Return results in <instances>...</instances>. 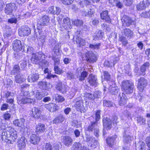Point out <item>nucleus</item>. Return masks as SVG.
Instances as JSON below:
<instances>
[{
  "label": "nucleus",
  "instance_id": "f8f14e48",
  "mask_svg": "<svg viewBox=\"0 0 150 150\" xmlns=\"http://www.w3.org/2000/svg\"><path fill=\"white\" fill-rule=\"evenodd\" d=\"M104 128L107 130L110 129L112 127V121L107 117H103L102 120Z\"/></svg>",
  "mask_w": 150,
  "mask_h": 150
},
{
  "label": "nucleus",
  "instance_id": "9d476101",
  "mask_svg": "<svg viewBox=\"0 0 150 150\" xmlns=\"http://www.w3.org/2000/svg\"><path fill=\"white\" fill-rule=\"evenodd\" d=\"M38 85L39 88L42 90H48L52 87V85L50 83L42 81L38 82Z\"/></svg>",
  "mask_w": 150,
  "mask_h": 150
},
{
  "label": "nucleus",
  "instance_id": "39448f33",
  "mask_svg": "<svg viewBox=\"0 0 150 150\" xmlns=\"http://www.w3.org/2000/svg\"><path fill=\"white\" fill-rule=\"evenodd\" d=\"M86 130L89 132H93V134L97 137L99 136V130L98 127V123L96 122H91L87 127Z\"/></svg>",
  "mask_w": 150,
  "mask_h": 150
},
{
  "label": "nucleus",
  "instance_id": "79ce46f5",
  "mask_svg": "<svg viewBox=\"0 0 150 150\" xmlns=\"http://www.w3.org/2000/svg\"><path fill=\"white\" fill-rule=\"evenodd\" d=\"M82 147V144L79 142H74L72 145L71 150H79Z\"/></svg>",
  "mask_w": 150,
  "mask_h": 150
},
{
  "label": "nucleus",
  "instance_id": "8fccbe9b",
  "mask_svg": "<svg viewBox=\"0 0 150 150\" xmlns=\"http://www.w3.org/2000/svg\"><path fill=\"white\" fill-rule=\"evenodd\" d=\"M58 27L59 28V30L62 31H63L66 29L67 28V26L66 25V24L62 22H59Z\"/></svg>",
  "mask_w": 150,
  "mask_h": 150
},
{
  "label": "nucleus",
  "instance_id": "680f3d73",
  "mask_svg": "<svg viewBox=\"0 0 150 150\" xmlns=\"http://www.w3.org/2000/svg\"><path fill=\"white\" fill-rule=\"evenodd\" d=\"M52 59L54 61V66H57L59 63V59L58 58H56L55 56L52 57Z\"/></svg>",
  "mask_w": 150,
  "mask_h": 150
},
{
  "label": "nucleus",
  "instance_id": "bb28decb",
  "mask_svg": "<svg viewBox=\"0 0 150 150\" xmlns=\"http://www.w3.org/2000/svg\"><path fill=\"white\" fill-rule=\"evenodd\" d=\"M46 129L45 125L40 123L36 126V132L37 134H39L44 132Z\"/></svg>",
  "mask_w": 150,
  "mask_h": 150
},
{
  "label": "nucleus",
  "instance_id": "603ef678",
  "mask_svg": "<svg viewBox=\"0 0 150 150\" xmlns=\"http://www.w3.org/2000/svg\"><path fill=\"white\" fill-rule=\"evenodd\" d=\"M72 23L74 25L78 26H80L83 24V21L82 20L78 19L73 21Z\"/></svg>",
  "mask_w": 150,
  "mask_h": 150
},
{
  "label": "nucleus",
  "instance_id": "6e6d98bb",
  "mask_svg": "<svg viewBox=\"0 0 150 150\" xmlns=\"http://www.w3.org/2000/svg\"><path fill=\"white\" fill-rule=\"evenodd\" d=\"M63 23H64L66 24V25L69 28H70L71 26L70 24V20L68 18H66L64 19L62 21Z\"/></svg>",
  "mask_w": 150,
  "mask_h": 150
},
{
  "label": "nucleus",
  "instance_id": "a19ab883",
  "mask_svg": "<svg viewBox=\"0 0 150 150\" xmlns=\"http://www.w3.org/2000/svg\"><path fill=\"white\" fill-rule=\"evenodd\" d=\"M48 94V93L47 92H37L36 95V98L38 100L42 99L43 97Z\"/></svg>",
  "mask_w": 150,
  "mask_h": 150
},
{
  "label": "nucleus",
  "instance_id": "dca6fc26",
  "mask_svg": "<svg viewBox=\"0 0 150 150\" xmlns=\"http://www.w3.org/2000/svg\"><path fill=\"white\" fill-rule=\"evenodd\" d=\"M86 60L88 62H94L96 60L95 55L92 52L86 53L85 55Z\"/></svg>",
  "mask_w": 150,
  "mask_h": 150
},
{
  "label": "nucleus",
  "instance_id": "69168bd1",
  "mask_svg": "<svg viewBox=\"0 0 150 150\" xmlns=\"http://www.w3.org/2000/svg\"><path fill=\"white\" fill-rule=\"evenodd\" d=\"M56 100L57 102H62L64 100V98L62 96L58 95L56 98Z\"/></svg>",
  "mask_w": 150,
  "mask_h": 150
},
{
  "label": "nucleus",
  "instance_id": "473e14b6",
  "mask_svg": "<svg viewBox=\"0 0 150 150\" xmlns=\"http://www.w3.org/2000/svg\"><path fill=\"white\" fill-rule=\"evenodd\" d=\"M30 142L34 144H37L40 140V136L35 134H32L30 137Z\"/></svg>",
  "mask_w": 150,
  "mask_h": 150
},
{
  "label": "nucleus",
  "instance_id": "de8ad7c7",
  "mask_svg": "<svg viewBox=\"0 0 150 150\" xmlns=\"http://www.w3.org/2000/svg\"><path fill=\"white\" fill-rule=\"evenodd\" d=\"M101 111L100 110H97L96 111L95 113V121L97 122L100 119V114Z\"/></svg>",
  "mask_w": 150,
  "mask_h": 150
},
{
  "label": "nucleus",
  "instance_id": "37998d69",
  "mask_svg": "<svg viewBox=\"0 0 150 150\" xmlns=\"http://www.w3.org/2000/svg\"><path fill=\"white\" fill-rule=\"evenodd\" d=\"M91 2L88 0H83L80 1L78 3V4L81 8H83L85 6L90 4Z\"/></svg>",
  "mask_w": 150,
  "mask_h": 150
},
{
  "label": "nucleus",
  "instance_id": "ea45409f",
  "mask_svg": "<svg viewBox=\"0 0 150 150\" xmlns=\"http://www.w3.org/2000/svg\"><path fill=\"white\" fill-rule=\"evenodd\" d=\"M64 118L62 115H60L56 117L53 120V123L57 124L62 122L64 120Z\"/></svg>",
  "mask_w": 150,
  "mask_h": 150
},
{
  "label": "nucleus",
  "instance_id": "20e7f679",
  "mask_svg": "<svg viewBox=\"0 0 150 150\" xmlns=\"http://www.w3.org/2000/svg\"><path fill=\"white\" fill-rule=\"evenodd\" d=\"M45 55L41 52L32 54L31 61L34 64H38L41 62L45 58Z\"/></svg>",
  "mask_w": 150,
  "mask_h": 150
},
{
  "label": "nucleus",
  "instance_id": "4c0bfd02",
  "mask_svg": "<svg viewBox=\"0 0 150 150\" xmlns=\"http://www.w3.org/2000/svg\"><path fill=\"white\" fill-rule=\"evenodd\" d=\"M109 91L110 93L112 95H117L118 93L119 90L117 86H111L109 88Z\"/></svg>",
  "mask_w": 150,
  "mask_h": 150
},
{
  "label": "nucleus",
  "instance_id": "c9c22d12",
  "mask_svg": "<svg viewBox=\"0 0 150 150\" xmlns=\"http://www.w3.org/2000/svg\"><path fill=\"white\" fill-rule=\"evenodd\" d=\"M103 35V33L101 30H99L93 35V40H96L101 39Z\"/></svg>",
  "mask_w": 150,
  "mask_h": 150
},
{
  "label": "nucleus",
  "instance_id": "5701e85b",
  "mask_svg": "<svg viewBox=\"0 0 150 150\" xmlns=\"http://www.w3.org/2000/svg\"><path fill=\"white\" fill-rule=\"evenodd\" d=\"M62 142L65 146H69L72 144L73 139L69 136H65L63 137Z\"/></svg>",
  "mask_w": 150,
  "mask_h": 150
},
{
  "label": "nucleus",
  "instance_id": "6e6552de",
  "mask_svg": "<svg viewBox=\"0 0 150 150\" xmlns=\"http://www.w3.org/2000/svg\"><path fill=\"white\" fill-rule=\"evenodd\" d=\"M147 84L148 81L144 77H141L138 80L137 87L140 92L143 91Z\"/></svg>",
  "mask_w": 150,
  "mask_h": 150
},
{
  "label": "nucleus",
  "instance_id": "49530a36",
  "mask_svg": "<svg viewBox=\"0 0 150 150\" xmlns=\"http://www.w3.org/2000/svg\"><path fill=\"white\" fill-rule=\"evenodd\" d=\"M103 105L104 106L110 107L112 106L113 103L110 101L104 100H103Z\"/></svg>",
  "mask_w": 150,
  "mask_h": 150
},
{
  "label": "nucleus",
  "instance_id": "412c9836",
  "mask_svg": "<svg viewBox=\"0 0 150 150\" xmlns=\"http://www.w3.org/2000/svg\"><path fill=\"white\" fill-rule=\"evenodd\" d=\"M150 3L148 0L143 1L140 2L137 6V9L138 10H142L144 9L147 6L149 5Z\"/></svg>",
  "mask_w": 150,
  "mask_h": 150
},
{
  "label": "nucleus",
  "instance_id": "0e129e2a",
  "mask_svg": "<svg viewBox=\"0 0 150 150\" xmlns=\"http://www.w3.org/2000/svg\"><path fill=\"white\" fill-rule=\"evenodd\" d=\"M74 0H62V3L65 5H69L72 4Z\"/></svg>",
  "mask_w": 150,
  "mask_h": 150
},
{
  "label": "nucleus",
  "instance_id": "338daca9",
  "mask_svg": "<svg viewBox=\"0 0 150 150\" xmlns=\"http://www.w3.org/2000/svg\"><path fill=\"white\" fill-rule=\"evenodd\" d=\"M54 69L55 72L57 74H60L62 72V70L57 66H54Z\"/></svg>",
  "mask_w": 150,
  "mask_h": 150
},
{
  "label": "nucleus",
  "instance_id": "1a4fd4ad",
  "mask_svg": "<svg viewBox=\"0 0 150 150\" xmlns=\"http://www.w3.org/2000/svg\"><path fill=\"white\" fill-rule=\"evenodd\" d=\"M81 68H78L76 71V75L80 81H83L85 80L88 75V72L86 71L81 72Z\"/></svg>",
  "mask_w": 150,
  "mask_h": 150
},
{
  "label": "nucleus",
  "instance_id": "09e8293b",
  "mask_svg": "<svg viewBox=\"0 0 150 150\" xmlns=\"http://www.w3.org/2000/svg\"><path fill=\"white\" fill-rule=\"evenodd\" d=\"M42 150H52V147L51 144L48 143H47L43 145Z\"/></svg>",
  "mask_w": 150,
  "mask_h": 150
},
{
  "label": "nucleus",
  "instance_id": "9b49d317",
  "mask_svg": "<svg viewBox=\"0 0 150 150\" xmlns=\"http://www.w3.org/2000/svg\"><path fill=\"white\" fill-rule=\"evenodd\" d=\"M16 8V5L14 3L7 4L4 10L5 12L7 15L11 14L13 10H15Z\"/></svg>",
  "mask_w": 150,
  "mask_h": 150
},
{
  "label": "nucleus",
  "instance_id": "2f4dec72",
  "mask_svg": "<svg viewBox=\"0 0 150 150\" xmlns=\"http://www.w3.org/2000/svg\"><path fill=\"white\" fill-rule=\"evenodd\" d=\"M94 13V10L93 8L89 9V10H83L81 13L83 16L92 17V16Z\"/></svg>",
  "mask_w": 150,
  "mask_h": 150
},
{
  "label": "nucleus",
  "instance_id": "f03ea898",
  "mask_svg": "<svg viewBox=\"0 0 150 150\" xmlns=\"http://www.w3.org/2000/svg\"><path fill=\"white\" fill-rule=\"evenodd\" d=\"M134 86L133 83L129 80L123 81L122 83V89L124 92L128 94H130L133 92Z\"/></svg>",
  "mask_w": 150,
  "mask_h": 150
},
{
  "label": "nucleus",
  "instance_id": "b1692460",
  "mask_svg": "<svg viewBox=\"0 0 150 150\" xmlns=\"http://www.w3.org/2000/svg\"><path fill=\"white\" fill-rule=\"evenodd\" d=\"M25 137H22L18 140L17 145L18 147L19 150L23 149L25 146Z\"/></svg>",
  "mask_w": 150,
  "mask_h": 150
},
{
  "label": "nucleus",
  "instance_id": "052dcab7",
  "mask_svg": "<svg viewBox=\"0 0 150 150\" xmlns=\"http://www.w3.org/2000/svg\"><path fill=\"white\" fill-rule=\"evenodd\" d=\"M60 47L59 44H57L55 46L53 52L55 54H57V53H58L59 51V49Z\"/></svg>",
  "mask_w": 150,
  "mask_h": 150
},
{
  "label": "nucleus",
  "instance_id": "4be33fe9",
  "mask_svg": "<svg viewBox=\"0 0 150 150\" xmlns=\"http://www.w3.org/2000/svg\"><path fill=\"white\" fill-rule=\"evenodd\" d=\"M25 122V119L23 118H21L14 120L13 122V123L15 126L19 127H23Z\"/></svg>",
  "mask_w": 150,
  "mask_h": 150
},
{
  "label": "nucleus",
  "instance_id": "2eb2a0df",
  "mask_svg": "<svg viewBox=\"0 0 150 150\" xmlns=\"http://www.w3.org/2000/svg\"><path fill=\"white\" fill-rule=\"evenodd\" d=\"M55 87L57 90L62 93H64L67 92L66 86L59 81L56 82Z\"/></svg>",
  "mask_w": 150,
  "mask_h": 150
},
{
  "label": "nucleus",
  "instance_id": "774afa93",
  "mask_svg": "<svg viewBox=\"0 0 150 150\" xmlns=\"http://www.w3.org/2000/svg\"><path fill=\"white\" fill-rule=\"evenodd\" d=\"M86 96L87 97L92 100H94L95 98L94 94H93L90 93H87L86 94Z\"/></svg>",
  "mask_w": 150,
  "mask_h": 150
},
{
  "label": "nucleus",
  "instance_id": "6ab92c4d",
  "mask_svg": "<svg viewBox=\"0 0 150 150\" xmlns=\"http://www.w3.org/2000/svg\"><path fill=\"white\" fill-rule=\"evenodd\" d=\"M150 64L149 62H146L142 65L140 69V75L144 76L146 74V69L149 67Z\"/></svg>",
  "mask_w": 150,
  "mask_h": 150
},
{
  "label": "nucleus",
  "instance_id": "f704fd0d",
  "mask_svg": "<svg viewBox=\"0 0 150 150\" xmlns=\"http://www.w3.org/2000/svg\"><path fill=\"white\" fill-rule=\"evenodd\" d=\"M32 111L34 117L38 118L40 116L41 111L38 108H34L32 109Z\"/></svg>",
  "mask_w": 150,
  "mask_h": 150
},
{
  "label": "nucleus",
  "instance_id": "3c124183",
  "mask_svg": "<svg viewBox=\"0 0 150 150\" xmlns=\"http://www.w3.org/2000/svg\"><path fill=\"white\" fill-rule=\"evenodd\" d=\"M131 141V137L129 135L125 134L124 137V141L125 143H128Z\"/></svg>",
  "mask_w": 150,
  "mask_h": 150
},
{
  "label": "nucleus",
  "instance_id": "f3484780",
  "mask_svg": "<svg viewBox=\"0 0 150 150\" xmlns=\"http://www.w3.org/2000/svg\"><path fill=\"white\" fill-rule=\"evenodd\" d=\"M87 79L90 85L96 86L98 84L97 79L96 76L95 75L91 74Z\"/></svg>",
  "mask_w": 150,
  "mask_h": 150
},
{
  "label": "nucleus",
  "instance_id": "13d9d810",
  "mask_svg": "<svg viewBox=\"0 0 150 150\" xmlns=\"http://www.w3.org/2000/svg\"><path fill=\"white\" fill-rule=\"evenodd\" d=\"M105 78L108 81L110 80V75L109 73L107 71H105L103 72Z\"/></svg>",
  "mask_w": 150,
  "mask_h": 150
},
{
  "label": "nucleus",
  "instance_id": "58836bf2",
  "mask_svg": "<svg viewBox=\"0 0 150 150\" xmlns=\"http://www.w3.org/2000/svg\"><path fill=\"white\" fill-rule=\"evenodd\" d=\"M86 142L90 144V146L91 147H93V140L95 138L93 136H91L88 134H86Z\"/></svg>",
  "mask_w": 150,
  "mask_h": 150
},
{
  "label": "nucleus",
  "instance_id": "aec40b11",
  "mask_svg": "<svg viewBox=\"0 0 150 150\" xmlns=\"http://www.w3.org/2000/svg\"><path fill=\"white\" fill-rule=\"evenodd\" d=\"M119 104L120 106H123L126 103L127 99L124 93H122L121 94H119Z\"/></svg>",
  "mask_w": 150,
  "mask_h": 150
},
{
  "label": "nucleus",
  "instance_id": "72a5a7b5",
  "mask_svg": "<svg viewBox=\"0 0 150 150\" xmlns=\"http://www.w3.org/2000/svg\"><path fill=\"white\" fill-rule=\"evenodd\" d=\"M25 79L24 78L22 74L16 75L15 76V81L17 83H20L24 82Z\"/></svg>",
  "mask_w": 150,
  "mask_h": 150
},
{
  "label": "nucleus",
  "instance_id": "4d7b16f0",
  "mask_svg": "<svg viewBox=\"0 0 150 150\" xmlns=\"http://www.w3.org/2000/svg\"><path fill=\"white\" fill-rule=\"evenodd\" d=\"M6 128L5 123L3 122V120L0 119V130H6Z\"/></svg>",
  "mask_w": 150,
  "mask_h": 150
},
{
  "label": "nucleus",
  "instance_id": "0eeeda50",
  "mask_svg": "<svg viewBox=\"0 0 150 150\" xmlns=\"http://www.w3.org/2000/svg\"><path fill=\"white\" fill-rule=\"evenodd\" d=\"M122 25L123 26H129L134 25L135 23L134 20L131 18L126 15H124L122 19Z\"/></svg>",
  "mask_w": 150,
  "mask_h": 150
},
{
  "label": "nucleus",
  "instance_id": "e2e57ef3",
  "mask_svg": "<svg viewBox=\"0 0 150 150\" xmlns=\"http://www.w3.org/2000/svg\"><path fill=\"white\" fill-rule=\"evenodd\" d=\"M133 2V0H124V4L127 6L131 5Z\"/></svg>",
  "mask_w": 150,
  "mask_h": 150
},
{
  "label": "nucleus",
  "instance_id": "7ed1b4c3",
  "mask_svg": "<svg viewBox=\"0 0 150 150\" xmlns=\"http://www.w3.org/2000/svg\"><path fill=\"white\" fill-rule=\"evenodd\" d=\"M73 102L74 103V106L77 111L81 113H84L86 111V110L83 105V100L81 99L80 96L75 98Z\"/></svg>",
  "mask_w": 150,
  "mask_h": 150
},
{
  "label": "nucleus",
  "instance_id": "4468645a",
  "mask_svg": "<svg viewBox=\"0 0 150 150\" xmlns=\"http://www.w3.org/2000/svg\"><path fill=\"white\" fill-rule=\"evenodd\" d=\"M13 50L16 52H19L22 49V45L20 40H16L13 41Z\"/></svg>",
  "mask_w": 150,
  "mask_h": 150
},
{
  "label": "nucleus",
  "instance_id": "c756f323",
  "mask_svg": "<svg viewBox=\"0 0 150 150\" xmlns=\"http://www.w3.org/2000/svg\"><path fill=\"white\" fill-rule=\"evenodd\" d=\"M22 56L24 58L21 61L20 66L22 69H24L27 67V64L29 61V57L28 56H25L24 55H22Z\"/></svg>",
  "mask_w": 150,
  "mask_h": 150
},
{
  "label": "nucleus",
  "instance_id": "393cba45",
  "mask_svg": "<svg viewBox=\"0 0 150 150\" xmlns=\"http://www.w3.org/2000/svg\"><path fill=\"white\" fill-rule=\"evenodd\" d=\"M39 78V74L35 73L30 75L28 77V81L30 82L33 83L37 81Z\"/></svg>",
  "mask_w": 150,
  "mask_h": 150
},
{
  "label": "nucleus",
  "instance_id": "c85d7f7f",
  "mask_svg": "<svg viewBox=\"0 0 150 150\" xmlns=\"http://www.w3.org/2000/svg\"><path fill=\"white\" fill-rule=\"evenodd\" d=\"M116 138L117 136L115 135L112 137H108L106 139V141L108 145L110 147H112L114 145V141Z\"/></svg>",
  "mask_w": 150,
  "mask_h": 150
},
{
  "label": "nucleus",
  "instance_id": "a211bd4d",
  "mask_svg": "<svg viewBox=\"0 0 150 150\" xmlns=\"http://www.w3.org/2000/svg\"><path fill=\"white\" fill-rule=\"evenodd\" d=\"M45 106L47 109L51 112L56 111L59 109V108L57 105L52 103L46 104Z\"/></svg>",
  "mask_w": 150,
  "mask_h": 150
},
{
  "label": "nucleus",
  "instance_id": "bf43d9fd",
  "mask_svg": "<svg viewBox=\"0 0 150 150\" xmlns=\"http://www.w3.org/2000/svg\"><path fill=\"white\" fill-rule=\"evenodd\" d=\"M27 98L24 97L21 99H18V103L25 104L27 103Z\"/></svg>",
  "mask_w": 150,
  "mask_h": 150
},
{
  "label": "nucleus",
  "instance_id": "5fc2aeb1",
  "mask_svg": "<svg viewBox=\"0 0 150 150\" xmlns=\"http://www.w3.org/2000/svg\"><path fill=\"white\" fill-rule=\"evenodd\" d=\"M120 40L122 42L123 45L124 46L126 45L128 43V41L124 36H122L120 38Z\"/></svg>",
  "mask_w": 150,
  "mask_h": 150
},
{
  "label": "nucleus",
  "instance_id": "cd10ccee",
  "mask_svg": "<svg viewBox=\"0 0 150 150\" xmlns=\"http://www.w3.org/2000/svg\"><path fill=\"white\" fill-rule=\"evenodd\" d=\"M101 18L105 20V21L110 22L111 19L108 14V11H103L100 14Z\"/></svg>",
  "mask_w": 150,
  "mask_h": 150
},
{
  "label": "nucleus",
  "instance_id": "a18cd8bd",
  "mask_svg": "<svg viewBox=\"0 0 150 150\" xmlns=\"http://www.w3.org/2000/svg\"><path fill=\"white\" fill-rule=\"evenodd\" d=\"M137 122L138 123H139L140 125H145L146 124V119L143 117L142 116H138L137 118Z\"/></svg>",
  "mask_w": 150,
  "mask_h": 150
},
{
  "label": "nucleus",
  "instance_id": "c03bdc74",
  "mask_svg": "<svg viewBox=\"0 0 150 150\" xmlns=\"http://www.w3.org/2000/svg\"><path fill=\"white\" fill-rule=\"evenodd\" d=\"M76 43L79 45V46H84L85 44V40L79 37H78L76 39Z\"/></svg>",
  "mask_w": 150,
  "mask_h": 150
},
{
  "label": "nucleus",
  "instance_id": "f257e3e1",
  "mask_svg": "<svg viewBox=\"0 0 150 150\" xmlns=\"http://www.w3.org/2000/svg\"><path fill=\"white\" fill-rule=\"evenodd\" d=\"M2 138L4 137L9 138L13 141H14L18 137L17 132L14 128L11 126L7 127L6 131L2 133Z\"/></svg>",
  "mask_w": 150,
  "mask_h": 150
},
{
  "label": "nucleus",
  "instance_id": "ddd939ff",
  "mask_svg": "<svg viewBox=\"0 0 150 150\" xmlns=\"http://www.w3.org/2000/svg\"><path fill=\"white\" fill-rule=\"evenodd\" d=\"M31 33L30 28L27 26H23L19 29L18 34L21 36H28Z\"/></svg>",
  "mask_w": 150,
  "mask_h": 150
},
{
  "label": "nucleus",
  "instance_id": "a878e982",
  "mask_svg": "<svg viewBox=\"0 0 150 150\" xmlns=\"http://www.w3.org/2000/svg\"><path fill=\"white\" fill-rule=\"evenodd\" d=\"M122 34L123 35L125 36L130 39L133 36V32L129 28H124L122 31Z\"/></svg>",
  "mask_w": 150,
  "mask_h": 150
},
{
  "label": "nucleus",
  "instance_id": "7c9ffc66",
  "mask_svg": "<svg viewBox=\"0 0 150 150\" xmlns=\"http://www.w3.org/2000/svg\"><path fill=\"white\" fill-rule=\"evenodd\" d=\"M136 150H145L146 145L145 143L142 141L135 143Z\"/></svg>",
  "mask_w": 150,
  "mask_h": 150
},
{
  "label": "nucleus",
  "instance_id": "423d86ee",
  "mask_svg": "<svg viewBox=\"0 0 150 150\" xmlns=\"http://www.w3.org/2000/svg\"><path fill=\"white\" fill-rule=\"evenodd\" d=\"M50 20V18L48 16L45 15L43 16L38 22L37 29L39 30L38 32L40 35V33L41 32L40 30L41 28L39 27V25L40 26L47 25Z\"/></svg>",
  "mask_w": 150,
  "mask_h": 150
},
{
  "label": "nucleus",
  "instance_id": "e433bc0d",
  "mask_svg": "<svg viewBox=\"0 0 150 150\" xmlns=\"http://www.w3.org/2000/svg\"><path fill=\"white\" fill-rule=\"evenodd\" d=\"M20 69L18 65H15L13 67L12 70L11 72V75H18L21 74L20 73Z\"/></svg>",
  "mask_w": 150,
  "mask_h": 150
},
{
  "label": "nucleus",
  "instance_id": "864d4df0",
  "mask_svg": "<svg viewBox=\"0 0 150 150\" xmlns=\"http://www.w3.org/2000/svg\"><path fill=\"white\" fill-rule=\"evenodd\" d=\"M100 46V43L96 45L90 44L89 45V47L93 49H98L99 48Z\"/></svg>",
  "mask_w": 150,
  "mask_h": 150
}]
</instances>
